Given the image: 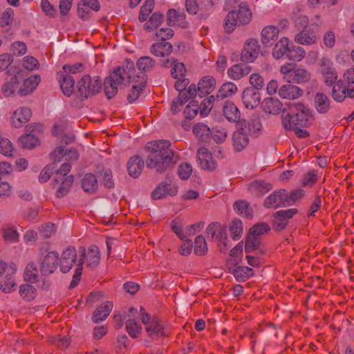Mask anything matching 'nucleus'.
Here are the masks:
<instances>
[{
    "mask_svg": "<svg viewBox=\"0 0 354 354\" xmlns=\"http://www.w3.org/2000/svg\"><path fill=\"white\" fill-rule=\"evenodd\" d=\"M298 212L297 208L277 212L273 216V229L277 231L283 230L288 225V220Z\"/></svg>",
    "mask_w": 354,
    "mask_h": 354,
    "instance_id": "9",
    "label": "nucleus"
},
{
    "mask_svg": "<svg viewBox=\"0 0 354 354\" xmlns=\"http://www.w3.org/2000/svg\"><path fill=\"white\" fill-rule=\"evenodd\" d=\"M237 26H241L237 19L236 11L232 10L227 13L226 17L224 19V24L223 27L225 32L231 33L232 32L235 27Z\"/></svg>",
    "mask_w": 354,
    "mask_h": 354,
    "instance_id": "44",
    "label": "nucleus"
},
{
    "mask_svg": "<svg viewBox=\"0 0 354 354\" xmlns=\"http://www.w3.org/2000/svg\"><path fill=\"white\" fill-rule=\"evenodd\" d=\"M24 79L21 71H18L11 77L10 80L5 82L2 86V93L6 97L12 95L18 88L20 82Z\"/></svg>",
    "mask_w": 354,
    "mask_h": 354,
    "instance_id": "27",
    "label": "nucleus"
},
{
    "mask_svg": "<svg viewBox=\"0 0 354 354\" xmlns=\"http://www.w3.org/2000/svg\"><path fill=\"white\" fill-rule=\"evenodd\" d=\"M135 73V65L130 59H126L123 66H118L104 81V91L108 99L117 94L118 88L131 83Z\"/></svg>",
    "mask_w": 354,
    "mask_h": 354,
    "instance_id": "2",
    "label": "nucleus"
},
{
    "mask_svg": "<svg viewBox=\"0 0 354 354\" xmlns=\"http://www.w3.org/2000/svg\"><path fill=\"white\" fill-rule=\"evenodd\" d=\"M41 81L39 75H32L28 79L25 80L20 88L19 89V94L21 96H26L30 94L38 86Z\"/></svg>",
    "mask_w": 354,
    "mask_h": 354,
    "instance_id": "28",
    "label": "nucleus"
},
{
    "mask_svg": "<svg viewBox=\"0 0 354 354\" xmlns=\"http://www.w3.org/2000/svg\"><path fill=\"white\" fill-rule=\"evenodd\" d=\"M197 160L201 167L205 170H214L216 167V163L213 160L211 153L205 147H201L198 150Z\"/></svg>",
    "mask_w": 354,
    "mask_h": 354,
    "instance_id": "13",
    "label": "nucleus"
},
{
    "mask_svg": "<svg viewBox=\"0 0 354 354\" xmlns=\"http://www.w3.org/2000/svg\"><path fill=\"white\" fill-rule=\"evenodd\" d=\"M149 154L146 165L157 173H164L178 160V155L171 149V142L167 140H159L147 143Z\"/></svg>",
    "mask_w": 354,
    "mask_h": 354,
    "instance_id": "1",
    "label": "nucleus"
},
{
    "mask_svg": "<svg viewBox=\"0 0 354 354\" xmlns=\"http://www.w3.org/2000/svg\"><path fill=\"white\" fill-rule=\"evenodd\" d=\"M292 17L295 25L299 28H306L308 24V19L306 15H300L293 11Z\"/></svg>",
    "mask_w": 354,
    "mask_h": 354,
    "instance_id": "64",
    "label": "nucleus"
},
{
    "mask_svg": "<svg viewBox=\"0 0 354 354\" xmlns=\"http://www.w3.org/2000/svg\"><path fill=\"white\" fill-rule=\"evenodd\" d=\"M251 72V67L246 64H237L227 71L228 76L234 80H239L247 76Z\"/></svg>",
    "mask_w": 354,
    "mask_h": 354,
    "instance_id": "24",
    "label": "nucleus"
},
{
    "mask_svg": "<svg viewBox=\"0 0 354 354\" xmlns=\"http://www.w3.org/2000/svg\"><path fill=\"white\" fill-rule=\"evenodd\" d=\"M37 142L38 139L31 133H26L19 138V143L23 148L32 149L35 147Z\"/></svg>",
    "mask_w": 354,
    "mask_h": 354,
    "instance_id": "52",
    "label": "nucleus"
},
{
    "mask_svg": "<svg viewBox=\"0 0 354 354\" xmlns=\"http://www.w3.org/2000/svg\"><path fill=\"white\" fill-rule=\"evenodd\" d=\"M82 187L86 193H95L98 187L96 177L92 174H86L82 180Z\"/></svg>",
    "mask_w": 354,
    "mask_h": 354,
    "instance_id": "37",
    "label": "nucleus"
},
{
    "mask_svg": "<svg viewBox=\"0 0 354 354\" xmlns=\"http://www.w3.org/2000/svg\"><path fill=\"white\" fill-rule=\"evenodd\" d=\"M58 256V252L50 251L41 259L39 271L42 275H50L57 270L59 263Z\"/></svg>",
    "mask_w": 354,
    "mask_h": 354,
    "instance_id": "8",
    "label": "nucleus"
},
{
    "mask_svg": "<svg viewBox=\"0 0 354 354\" xmlns=\"http://www.w3.org/2000/svg\"><path fill=\"white\" fill-rule=\"evenodd\" d=\"M144 165V160L140 156H133L127 162L128 174L133 178H138L143 170Z\"/></svg>",
    "mask_w": 354,
    "mask_h": 354,
    "instance_id": "18",
    "label": "nucleus"
},
{
    "mask_svg": "<svg viewBox=\"0 0 354 354\" xmlns=\"http://www.w3.org/2000/svg\"><path fill=\"white\" fill-rule=\"evenodd\" d=\"M156 64V61L149 56L140 57L136 63L138 68L141 71L140 73L148 72L153 69Z\"/></svg>",
    "mask_w": 354,
    "mask_h": 354,
    "instance_id": "49",
    "label": "nucleus"
},
{
    "mask_svg": "<svg viewBox=\"0 0 354 354\" xmlns=\"http://www.w3.org/2000/svg\"><path fill=\"white\" fill-rule=\"evenodd\" d=\"M260 46L258 41L254 39L246 40L244 48L241 55L243 62H252L259 55Z\"/></svg>",
    "mask_w": 354,
    "mask_h": 354,
    "instance_id": "11",
    "label": "nucleus"
},
{
    "mask_svg": "<svg viewBox=\"0 0 354 354\" xmlns=\"http://www.w3.org/2000/svg\"><path fill=\"white\" fill-rule=\"evenodd\" d=\"M164 19V15L160 12H156L151 15L148 21L145 25V29L148 32H152L157 29L162 23Z\"/></svg>",
    "mask_w": 354,
    "mask_h": 354,
    "instance_id": "43",
    "label": "nucleus"
},
{
    "mask_svg": "<svg viewBox=\"0 0 354 354\" xmlns=\"http://www.w3.org/2000/svg\"><path fill=\"white\" fill-rule=\"evenodd\" d=\"M216 80L212 76L203 77L198 84V95L202 98L210 94L216 87Z\"/></svg>",
    "mask_w": 354,
    "mask_h": 354,
    "instance_id": "19",
    "label": "nucleus"
},
{
    "mask_svg": "<svg viewBox=\"0 0 354 354\" xmlns=\"http://www.w3.org/2000/svg\"><path fill=\"white\" fill-rule=\"evenodd\" d=\"M281 119L283 127L288 131H291L296 127H307L313 120L310 109L300 102L290 103L288 111L283 110Z\"/></svg>",
    "mask_w": 354,
    "mask_h": 354,
    "instance_id": "3",
    "label": "nucleus"
},
{
    "mask_svg": "<svg viewBox=\"0 0 354 354\" xmlns=\"http://www.w3.org/2000/svg\"><path fill=\"white\" fill-rule=\"evenodd\" d=\"M102 176V183L106 188L111 189L115 186V183L113 179L112 171L109 169H106L100 174Z\"/></svg>",
    "mask_w": 354,
    "mask_h": 354,
    "instance_id": "57",
    "label": "nucleus"
},
{
    "mask_svg": "<svg viewBox=\"0 0 354 354\" xmlns=\"http://www.w3.org/2000/svg\"><path fill=\"white\" fill-rule=\"evenodd\" d=\"M38 274L39 271L36 264L33 262L30 263L26 268L24 272V279L32 283L36 282L38 281Z\"/></svg>",
    "mask_w": 354,
    "mask_h": 354,
    "instance_id": "51",
    "label": "nucleus"
},
{
    "mask_svg": "<svg viewBox=\"0 0 354 354\" xmlns=\"http://www.w3.org/2000/svg\"><path fill=\"white\" fill-rule=\"evenodd\" d=\"M342 82V81H338L334 84L332 91L333 97L335 100L338 102L343 101L346 96L351 98L354 97L353 87H348V86H346V84Z\"/></svg>",
    "mask_w": 354,
    "mask_h": 354,
    "instance_id": "15",
    "label": "nucleus"
},
{
    "mask_svg": "<svg viewBox=\"0 0 354 354\" xmlns=\"http://www.w3.org/2000/svg\"><path fill=\"white\" fill-rule=\"evenodd\" d=\"M13 146L12 142L7 138L1 137L0 152L5 156H11L13 151Z\"/></svg>",
    "mask_w": 354,
    "mask_h": 354,
    "instance_id": "59",
    "label": "nucleus"
},
{
    "mask_svg": "<svg viewBox=\"0 0 354 354\" xmlns=\"http://www.w3.org/2000/svg\"><path fill=\"white\" fill-rule=\"evenodd\" d=\"M263 205L266 208H277L288 206L286 190L279 189L273 192L266 197Z\"/></svg>",
    "mask_w": 354,
    "mask_h": 354,
    "instance_id": "10",
    "label": "nucleus"
},
{
    "mask_svg": "<svg viewBox=\"0 0 354 354\" xmlns=\"http://www.w3.org/2000/svg\"><path fill=\"white\" fill-rule=\"evenodd\" d=\"M185 73L186 68L182 62H175L171 70V75L174 79L185 77Z\"/></svg>",
    "mask_w": 354,
    "mask_h": 354,
    "instance_id": "58",
    "label": "nucleus"
},
{
    "mask_svg": "<svg viewBox=\"0 0 354 354\" xmlns=\"http://www.w3.org/2000/svg\"><path fill=\"white\" fill-rule=\"evenodd\" d=\"M55 181L59 184L56 190V196L62 198L70 192L74 178L73 176L69 175L65 178L56 177Z\"/></svg>",
    "mask_w": 354,
    "mask_h": 354,
    "instance_id": "20",
    "label": "nucleus"
},
{
    "mask_svg": "<svg viewBox=\"0 0 354 354\" xmlns=\"http://www.w3.org/2000/svg\"><path fill=\"white\" fill-rule=\"evenodd\" d=\"M32 115L31 110L28 107H20L15 110L11 118V124L16 128L21 127L28 122Z\"/></svg>",
    "mask_w": 354,
    "mask_h": 354,
    "instance_id": "14",
    "label": "nucleus"
},
{
    "mask_svg": "<svg viewBox=\"0 0 354 354\" xmlns=\"http://www.w3.org/2000/svg\"><path fill=\"white\" fill-rule=\"evenodd\" d=\"M148 335L153 338H157L160 335L161 336H167L164 327L157 317H153L151 319V322L145 328Z\"/></svg>",
    "mask_w": 354,
    "mask_h": 354,
    "instance_id": "25",
    "label": "nucleus"
},
{
    "mask_svg": "<svg viewBox=\"0 0 354 354\" xmlns=\"http://www.w3.org/2000/svg\"><path fill=\"white\" fill-rule=\"evenodd\" d=\"M61 76L59 80L61 89L66 96L70 97L74 91L75 80L69 74Z\"/></svg>",
    "mask_w": 354,
    "mask_h": 354,
    "instance_id": "40",
    "label": "nucleus"
},
{
    "mask_svg": "<svg viewBox=\"0 0 354 354\" xmlns=\"http://www.w3.org/2000/svg\"><path fill=\"white\" fill-rule=\"evenodd\" d=\"M253 250H258L259 254L265 252L264 248L261 245V238L249 232L245 243V251L250 253Z\"/></svg>",
    "mask_w": 354,
    "mask_h": 354,
    "instance_id": "29",
    "label": "nucleus"
},
{
    "mask_svg": "<svg viewBox=\"0 0 354 354\" xmlns=\"http://www.w3.org/2000/svg\"><path fill=\"white\" fill-rule=\"evenodd\" d=\"M315 106L319 113H327L330 108V102L328 96L322 93H317L314 98Z\"/></svg>",
    "mask_w": 354,
    "mask_h": 354,
    "instance_id": "34",
    "label": "nucleus"
},
{
    "mask_svg": "<svg viewBox=\"0 0 354 354\" xmlns=\"http://www.w3.org/2000/svg\"><path fill=\"white\" fill-rule=\"evenodd\" d=\"M261 96L259 91L253 88H246L242 93V101L248 109H253L260 104Z\"/></svg>",
    "mask_w": 354,
    "mask_h": 354,
    "instance_id": "12",
    "label": "nucleus"
},
{
    "mask_svg": "<svg viewBox=\"0 0 354 354\" xmlns=\"http://www.w3.org/2000/svg\"><path fill=\"white\" fill-rule=\"evenodd\" d=\"M223 113L225 118L230 122H238L240 121L241 112L232 102H225L223 106Z\"/></svg>",
    "mask_w": 354,
    "mask_h": 354,
    "instance_id": "21",
    "label": "nucleus"
},
{
    "mask_svg": "<svg viewBox=\"0 0 354 354\" xmlns=\"http://www.w3.org/2000/svg\"><path fill=\"white\" fill-rule=\"evenodd\" d=\"M304 93L301 88L291 83L287 82L279 89V95L283 99L295 100L300 97Z\"/></svg>",
    "mask_w": 354,
    "mask_h": 354,
    "instance_id": "16",
    "label": "nucleus"
},
{
    "mask_svg": "<svg viewBox=\"0 0 354 354\" xmlns=\"http://www.w3.org/2000/svg\"><path fill=\"white\" fill-rule=\"evenodd\" d=\"M249 140L248 135L243 129H239L233 133L232 147L236 151L240 152L248 145Z\"/></svg>",
    "mask_w": 354,
    "mask_h": 354,
    "instance_id": "22",
    "label": "nucleus"
},
{
    "mask_svg": "<svg viewBox=\"0 0 354 354\" xmlns=\"http://www.w3.org/2000/svg\"><path fill=\"white\" fill-rule=\"evenodd\" d=\"M57 227L55 224L48 223L40 226L39 232L45 238L50 237L56 232Z\"/></svg>",
    "mask_w": 354,
    "mask_h": 354,
    "instance_id": "62",
    "label": "nucleus"
},
{
    "mask_svg": "<svg viewBox=\"0 0 354 354\" xmlns=\"http://www.w3.org/2000/svg\"><path fill=\"white\" fill-rule=\"evenodd\" d=\"M147 77L145 73H138L132 75L131 82L133 84L127 95V100L130 103L135 102L143 91L147 84Z\"/></svg>",
    "mask_w": 354,
    "mask_h": 354,
    "instance_id": "7",
    "label": "nucleus"
},
{
    "mask_svg": "<svg viewBox=\"0 0 354 354\" xmlns=\"http://www.w3.org/2000/svg\"><path fill=\"white\" fill-rule=\"evenodd\" d=\"M234 209L242 217L250 218L252 217V209L245 201L240 200L234 203Z\"/></svg>",
    "mask_w": 354,
    "mask_h": 354,
    "instance_id": "42",
    "label": "nucleus"
},
{
    "mask_svg": "<svg viewBox=\"0 0 354 354\" xmlns=\"http://www.w3.org/2000/svg\"><path fill=\"white\" fill-rule=\"evenodd\" d=\"M270 229V226L266 223H261L252 226L249 232L254 236L260 237L261 234L268 232Z\"/></svg>",
    "mask_w": 354,
    "mask_h": 354,
    "instance_id": "61",
    "label": "nucleus"
},
{
    "mask_svg": "<svg viewBox=\"0 0 354 354\" xmlns=\"http://www.w3.org/2000/svg\"><path fill=\"white\" fill-rule=\"evenodd\" d=\"M3 236L7 242H16L18 240V233L12 227H6L3 230Z\"/></svg>",
    "mask_w": 354,
    "mask_h": 354,
    "instance_id": "60",
    "label": "nucleus"
},
{
    "mask_svg": "<svg viewBox=\"0 0 354 354\" xmlns=\"http://www.w3.org/2000/svg\"><path fill=\"white\" fill-rule=\"evenodd\" d=\"M289 46V39L287 37L281 38L273 48L272 56L274 58L280 59L283 56L286 57Z\"/></svg>",
    "mask_w": 354,
    "mask_h": 354,
    "instance_id": "41",
    "label": "nucleus"
},
{
    "mask_svg": "<svg viewBox=\"0 0 354 354\" xmlns=\"http://www.w3.org/2000/svg\"><path fill=\"white\" fill-rule=\"evenodd\" d=\"M195 136L201 141L206 142L212 133L211 129L203 123H198L193 127Z\"/></svg>",
    "mask_w": 354,
    "mask_h": 354,
    "instance_id": "47",
    "label": "nucleus"
},
{
    "mask_svg": "<svg viewBox=\"0 0 354 354\" xmlns=\"http://www.w3.org/2000/svg\"><path fill=\"white\" fill-rule=\"evenodd\" d=\"M173 50L172 45L168 41H161L152 44L151 53L156 57L169 56Z\"/></svg>",
    "mask_w": 354,
    "mask_h": 354,
    "instance_id": "30",
    "label": "nucleus"
},
{
    "mask_svg": "<svg viewBox=\"0 0 354 354\" xmlns=\"http://www.w3.org/2000/svg\"><path fill=\"white\" fill-rule=\"evenodd\" d=\"M192 172V167L189 163H183L180 165L178 170V174L180 178L187 180L189 178Z\"/></svg>",
    "mask_w": 354,
    "mask_h": 354,
    "instance_id": "63",
    "label": "nucleus"
},
{
    "mask_svg": "<svg viewBox=\"0 0 354 354\" xmlns=\"http://www.w3.org/2000/svg\"><path fill=\"white\" fill-rule=\"evenodd\" d=\"M240 129L251 136H257L261 129V123L258 118L250 119L248 122L244 120L240 122Z\"/></svg>",
    "mask_w": 354,
    "mask_h": 354,
    "instance_id": "26",
    "label": "nucleus"
},
{
    "mask_svg": "<svg viewBox=\"0 0 354 354\" xmlns=\"http://www.w3.org/2000/svg\"><path fill=\"white\" fill-rule=\"evenodd\" d=\"M279 35V30L274 26H266L261 31V42L266 46H271L277 39Z\"/></svg>",
    "mask_w": 354,
    "mask_h": 354,
    "instance_id": "23",
    "label": "nucleus"
},
{
    "mask_svg": "<svg viewBox=\"0 0 354 354\" xmlns=\"http://www.w3.org/2000/svg\"><path fill=\"white\" fill-rule=\"evenodd\" d=\"M83 260L86 261V266L88 268H94L97 266L100 262V250L96 245H91L87 252L84 248H81Z\"/></svg>",
    "mask_w": 354,
    "mask_h": 354,
    "instance_id": "17",
    "label": "nucleus"
},
{
    "mask_svg": "<svg viewBox=\"0 0 354 354\" xmlns=\"http://www.w3.org/2000/svg\"><path fill=\"white\" fill-rule=\"evenodd\" d=\"M237 19L240 25H245L250 23L252 19V12L245 3H241L238 11H236Z\"/></svg>",
    "mask_w": 354,
    "mask_h": 354,
    "instance_id": "46",
    "label": "nucleus"
},
{
    "mask_svg": "<svg viewBox=\"0 0 354 354\" xmlns=\"http://www.w3.org/2000/svg\"><path fill=\"white\" fill-rule=\"evenodd\" d=\"M77 87L78 97L84 100L98 93L102 88V82L98 77L92 79L90 75H85L77 82Z\"/></svg>",
    "mask_w": 354,
    "mask_h": 354,
    "instance_id": "5",
    "label": "nucleus"
},
{
    "mask_svg": "<svg viewBox=\"0 0 354 354\" xmlns=\"http://www.w3.org/2000/svg\"><path fill=\"white\" fill-rule=\"evenodd\" d=\"M248 187L252 193L257 196L263 195L272 189L271 184L263 180L253 181Z\"/></svg>",
    "mask_w": 354,
    "mask_h": 354,
    "instance_id": "35",
    "label": "nucleus"
},
{
    "mask_svg": "<svg viewBox=\"0 0 354 354\" xmlns=\"http://www.w3.org/2000/svg\"><path fill=\"white\" fill-rule=\"evenodd\" d=\"M113 305L111 302L107 301L100 306L93 313L92 320L95 323H99L104 320L112 310Z\"/></svg>",
    "mask_w": 354,
    "mask_h": 354,
    "instance_id": "31",
    "label": "nucleus"
},
{
    "mask_svg": "<svg viewBox=\"0 0 354 354\" xmlns=\"http://www.w3.org/2000/svg\"><path fill=\"white\" fill-rule=\"evenodd\" d=\"M238 91L236 85L232 82L223 84L218 89L216 94V100H222L226 97H232Z\"/></svg>",
    "mask_w": 354,
    "mask_h": 354,
    "instance_id": "38",
    "label": "nucleus"
},
{
    "mask_svg": "<svg viewBox=\"0 0 354 354\" xmlns=\"http://www.w3.org/2000/svg\"><path fill=\"white\" fill-rule=\"evenodd\" d=\"M243 223L239 219H234L230 225L231 237L234 240H239L243 234Z\"/></svg>",
    "mask_w": 354,
    "mask_h": 354,
    "instance_id": "53",
    "label": "nucleus"
},
{
    "mask_svg": "<svg viewBox=\"0 0 354 354\" xmlns=\"http://www.w3.org/2000/svg\"><path fill=\"white\" fill-rule=\"evenodd\" d=\"M21 297L26 301L33 300L37 296V289L30 284H22L19 288Z\"/></svg>",
    "mask_w": 354,
    "mask_h": 354,
    "instance_id": "48",
    "label": "nucleus"
},
{
    "mask_svg": "<svg viewBox=\"0 0 354 354\" xmlns=\"http://www.w3.org/2000/svg\"><path fill=\"white\" fill-rule=\"evenodd\" d=\"M199 112V105L196 100H192L189 102L183 111L185 119H193Z\"/></svg>",
    "mask_w": 354,
    "mask_h": 354,
    "instance_id": "55",
    "label": "nucleus"
},
{
    "mask_svg": "<svg viewBox=\"0 0 354 354\" xmlns=\"http://www.w3.org/2000/svg\"><path fill=\"white\" fill-rule=\"evenodd\" d=\"M282 103L277 98L268 97L262 102V109L266 113L277 115L282 109Z\"/></svg>",
    "mask_w": 354,
    "mask_h": 354,
    "instance_id": "32",
    "label": "nucleus"
},
{
    "mask_svg": "<svg viewBox=\"0 0 354 354\" xmlns=\"http://www.w3.org/2000/svg\"><path fill=\"white\" fill-rule=\"evenodd\" d=\"M317 41L313 31L303 30L295 36V41L301 45H312Z\"/></svg>",
    "mask_w": 354,
    "mask_h": 354,
    "instance_id": "36",
    "label": "nucleus"
},
{
    "mask_svg": "<svg viewBox=\"0 0 354 354\" xmlns=\"http://www.w3.org/2000/svg\"><path fill=\"white\" fill-rule=\"evenodd\" d=\"M306 56L305 50L301 46H297L293 44L289 46L286 58L294 62H299Z\"/></svg>",
    "mask_w": 354,
    "mask_h": 354,
    "instance_id": "45",
    "label": "nucleus"
},
{
    "mask_svg": "<svg viewBox=\"0 0 354 354\" xmlns=\"http://www.w3.org/2000/svg\"><path fill=\"white\" fill-rule=\"evenodd\" d=\"M194 253L197 255H204L207 252V245L202 235L197 236L194 241Z\"/></svg>",
    "mask_w": 354,
    "mask_h": 354,
    "instance_id": "56",
    "label": "nucleus"
},
{
    "mask_svg": "<svg viewBox=\"0 0 354 354\" xmlns=\"http://www.w3.org/2000/svg\"><path fill=\"white\" fill-rule=\"evenodd\" d=\"M126 330L132 338H137L141 334L142 328L136 320L129 319L126 322Z\"/></svg>",
    "mask_w": 354,
    "mask_h": 354,
    "instance_id": "50",
    "label": "nucleus"
},
{
    "mask_svg": "<svg viewBox=\"0 0 354 354\" xmlns=\"http://www.w3.org/2000/svg\"><path fill=\"white\" fill-rule=\"evenodd\" d=\"M10 268L12 270V273H8L1 281V290L6 293L11 292L15 289L16 285L13 275L16 271L15 265L10 266Z\"/></svg>",
    "mask_w": 354,
    "mask_h": 354,
    "instance_id": "39",
    "label": "nucleus"
},
{
    "mask_svg": "<svg viewBox=\"0 0 354 354\" xmlns=\"http://www.w3.org/2000/svg\"><path fill=\"white\" fill-rule=\"evenodd\" d=\"M317 65L318 71L322 74L325 83L328 86L333 85L338 76L332 60L328 57L323 56L318 61Z\"/></svg>",
    "mask_w": 354,
    "mask_h": 354,
    "instance_id": "6",
    "label": "nucleus"
},
{
    "mask_svg": "<svg viewBox=\"0 0 354 354\" xmlns=\"http://www.w3.org/2000/svg\"><path fill=\"white\" fill-rule=\"evenodd\" d=\"M234 275L238 281H245L253 275V270L246 266L238 267L235 269Z\"/></svg>",
    "mask_w": 354,
    "mask_h": 354,
    "instance_id": "54",
    "label": "nucleus"
},
{
    "mask_svg": "<svg viewBox=\"0 0 354 354\" xmlns=\"http://www.w3.org/2000/svg\"><path fill=\"white\" fill-rule=\"evenodd\" d=\"M58 262L59 270L62 273L68 272L75 265H77L69 286L70 288H74L77 286L81 279L84 263L83 259H78L76 249L74 247L69 246L62 251L60 257H58Z\"/></svg>",
    "mask_w": 354,
    "mask_h": 354,
    "instance_id": "4",
    "label": "nucleus"
},
{
    "mask_svg": "<svg viewBox=\"0 0 354 354\" xmlns=\"http://www.w3.org/2000/svg\"><path fill=\"white\" fill-rule=\"evenodd\" d=\"M311 78V73L304 68L296 67L293 71L289 83L304 84L308 82Z\"/></svg>",
    "mask_w": 354,
    "mask_h": 354,
    "instance_id": "33",
    "label": "nucleus"
}]
</instances>
